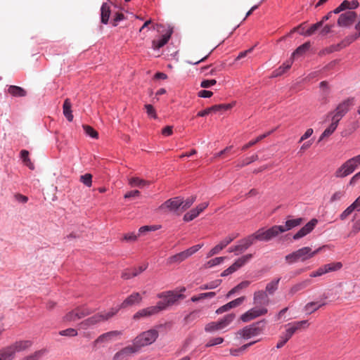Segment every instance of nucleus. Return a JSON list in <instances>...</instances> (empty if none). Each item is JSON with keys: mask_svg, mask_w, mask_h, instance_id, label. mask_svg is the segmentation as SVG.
<instances>
[{"mask_svg": "<svg viewBox=\"0 0 360 360\" xmlns=\"http://www.w3.org/2000/svg\"><path fill=\"white\" fill-rule=\"evenodd\" d=\"M8 92L15 97H24L27 95V91L20 86L11 85L8 89Z\"/></svg>", "mask_w": 360, "mask_h": 360, "instance_id": "obj_33", "label": "nucleus"}, {"mask_svg": "<svg viewBox=\"0 0 360 360\" xmlns=\"http://www.w3.org/2000/svg\"><path fill=\"white\" fill-rule=\"evenodd\" d=\"M267 311V309L265 307H254L242 314L240 320L243 322H249L257 317L266 314Z\"/></svg>", "mask_w": 360, "mask_h": 360, "instance_id": "obj_9", "label": "nucleus"}, {"mask_svg": "<svg viewBox=\"0 0 360 360\" xmlns=\"http://www.w3.org/2000/svg\"><path fill=\"white\" fill-rule=\"evenodd\" d=\"M235 317L236 316L234 314H229L220 320L219 321L221 323L223 329L228 326L235 319Z\"/></svg>", "mask_w": 360, "mask_h": 360, "instance_id": "obj_48", "label": "nucleus"}, {"mask_svg": "<svg viewBox=\"0 0 360 360\" xmlns=\"http://www.w3.org/2000/svg\"><path fill=\"white\" fill-rule=\"evenodd\" d=\"M309 326L307 321H295L285 326V332L283 334V338L289 340L291 337L299 330L306 328Z\"/></svg>", "mask_w": 360, "mask_h": 360, "instance_id": "obj_8", "label": "nucleus"}, {"mask_svg": "<svg viewBox=\"0 0 360 360\" xmlns=\"http://www.w3.org/2000/svg\"><path fill=\"white\" fill-rule=\"evenodd\" d=\"M285 259L288 264H293V263L299 261V259L297 258V255L295 251L290 254L287 255L285 257Z\"/></svg>", "mask_w": 360, "mask_h": 360, "instance_id": "obj_58", "label": "nucleus"}, {"mask_svg": "<svg viewBox=\"0 0 360 360\" xmlns=\"http://www.w3.org/2000/svg\"><path fill=\"white\" fill-rule=\"evenodd\" d=\"M46 352V349H41L24 357L22 360H39Z\"/></svg>", "mask_w": 360, "mask_h": 360, "instance_id": "obj_45", "label": "nucleus"}, {"mask_svg": "<svg viewBox=\"0 0 360 360\" xmlns=\"http://www.w3.org/2000/svg\"><path fill=\"white\" fill-rule=\"evenodd\" d=\"M199 215V212L195 209L191 210L184 216V220L185 221H190L193 220Z\"/></svg>", "mask_w": 360, "mask_h": 360, "instance_id": "obj_51", "label": "nucleus"}, {"mask_svg": "<svg viewBox=\"0 0 360 360\" xmlns=\"http://www.w3.org/2000/svg\"><path fill=\"white\" fill-rule=\"evenodd\" d=\"M233 106L232 104H219V105H212L210 108H207L203 110L200 111L197 116L198 117H205L212 112H215L219 110H226L230 108H231Z\"/></svg>", "mask_w": 360, "mask_h": 360, "instance_id": "obj_18", "label": "nucleus"}, {"mask_svg": "<svg viewBox=\"0 0 360 360\" xmlns=\"http://www.w3.org/2000/svg\"><path fill=\"white\" fill-rule=\"evenodd\" d=\"M317 223V219H312L293 236V239L297 240L309 233L314 229Z\"/></svg>", "mask_w": 360, "mask_h": 360, "instance_id": "obj_15", "label": "nucleus"}, {"mask_svg": "<svg viewBox=\"0 0 360 360\" xmlns=\"http://www.w3.org/2000/svg\"><path fill=\"white\" fill-rule=\"evenodd\" d=\"M252 257V255L248 254L238 258L231 266L229 267L230 272L233 274L239 268L245 265Z\"/></svg>", "mask_w": 360, "mask_h": 360, "instance_id": "obj_23", "label": "nucleus"}, {"mask_svg": "<svg viewBox=\"0 0 360 360\" xmlns=\"http://www.w3.org/2000/svg\"><path fill=\"white\" fill-rule=\"evenodd\" d=\"M182 202L183 198L179 197L173 198L165 201L160 206L159 209L163 211H176L181 207Z\"/></svg>", "mask_w": 360, "mask_h": 360, "instance_id": "obj_11", "label": "nucleus"}, {"mask_svg": "<svg viewBox=\"0 0 360 360\" xmlns=\"http://www.w3.org/2000/svg\"><path fill=\"white\" fill-rule=\"evenodd\" d=\"M325 273L328 274L333 271H336L340 270L342 267V264L340 262H331L329 264H326L323 265Z\"/></svg>", "mask_w": 360, "mask_h": 360, "instance_id": "obj_39", "label": "nucleus"}, {"mask_svg": "<svg viewBox=\"0 0 360 360\" xmlns=\"http://www.w3.org/2000/svg\"><path fill=\"white\" fill-rule=\"evenodd\" d=\"M252 238L251 236H249L248 238L240 240V244L231 247L229 249V252H236L238 254V252H243L245 250H246L250 245L253 244Z\"/></svg>", "mask_w": 360, "mask_h": 360, "instance_id": "obj_17", "label": "nucleus"}, {"mask_svg": "<svg viewBox=\"0 0 360 360\" xmlns=\"http://www.w3.org/2000/svg\"><path fill=\"white\" fill-rule=\"evenodd\" d=\"M355 29L357 31V33L355 34L354 36L351 37V39L349 41V43H351L352 41L356 40L360 37V14H359V20L357 22V24L355 25Z\"/></svg>", "mask_w": 360, "mask_h": 360, "instance_id": "obj_64", "label": "nucleus"}, {"mask_svg": "<svg viewBox=\"0 0 360 360\" xmlns=\"http://www.w3.org/2000/svg\"><path fill=\"white\" fill-rule=\"evenodd\" d=\"M234 238V236H231L226 237L220 243H219L210 250V252L207 254V257H211L214 255L218 254L221 250H222L225 247H226L229 243H231Z\"/></svg>", "mask_w": 360, "mask_h": 360, "instance_id": "obj_21", "label": "nucleus"}, {"mask_svg": "<svg viewBox=\"0 0 360 360\" xmlns=\"http://www.w3.org/2000/svg\"><path fill=\"white\" fill-rule=\"evenodd\" d=\"M216 83L217 81L215 79H205L201 82L200 86L207 89L216 84Z\"/></svg>", "mask_w": 360, "mask_h": 360, "instance_id": "obj_63", "label": "nucleus"}, {"mask_svg": "<svg viewBox=\"0 0 360 360\" xmlns=\"http://www.w3.org/2000/svg\"><path fill=\"white\" fill-rule=\"evenodd\" d=\"M224 259H225L224 257H215V258L208 261L206 264V266L208 268H210V267L217 266L218 264H220L221 262H223Z\"/></svg>", "mask_w": 360, "mask_h": 360, "instance_id": "obj_53", "label": "nucleus"}, {"mask_svg": "<svg viewBox=\"0 0 360 360\" xmlns=\"http://www.w3.org/2000/svg\"><path fill=\"white\" fill-rule=\"evenodd\" d=\"M253 302L256 305H267L269 299L267 294L263 290H258L254 293Z\"/></svg>", "mask_w": 360, "mask_h": 360, "instance_id": "obj_25", "label": "nucleus"}, {"mask_svg": "<svg viewBox=\"0 0 360 360\" xmlns=\"http://www.w3.org/2000/svg\"><path fill=\"white\" fill-rule=\"evenodd\" d=\"M359 2L356 0H353L352 1L345 0L340 4V6L341 8H342L343 11L346 9H349V11H351L352 9L356 8L359 6Z\"/></svg>", "mask_w": 360, "mask_h": 360, "instance_id": "obj_42", "label": "nucleus"}, {"mask_svg": "<svg viewBox=\"0 0 360 360\" xmlns=\"http://www.w3.org/2000/svg\"><path fill=\"white\" fill-rule=\"evenodd\" d=\"M345 192L342 190L335 192L330 197V202H334L340 200L345 195Z\"/></svg>", "mask_w": 360, "mask_h": 360, "instance_id": "obj_54", "label": "nucleus"}, {"mask_svg": "<svg viewBox=\"0 0 360 360\" xmlns=\"http://www.w3.org/2000/svg\"><path fill=\"white\" fill-rule=\"evenodd\" d=\"M259 158L257 154H254L250 157L246 158L245 159L243 160L242 161L239 162L236 167L238 168H241L243 167H245L256 160H257Z\"/></svg>", "mask_w": 360, "mask_h": 360, "instance_id": "obj_43", "label": "nucleus"}, {"mask_svg": "<svg viewBox=\"0 0 360 360\" xmlns=\"http://www.w3.org/2000/svg\"><path fill=\"white\" fill-rule=\"evenodd\" d=\"M221 282V280H216V281H212L209 283L202 285L201 286H200V289L201 290L214 289V288H217V286H219L220 285Z\"/></svg>", "mask_w": 360, "mask_h": 360, "instance_id": "obj_50", "label": "nucleus"}, {"mask_svg": "<svg viewBox=\"0 0 360 360\" xmlns=\"http://www.w3.org/2000/svg\"><path fill=\"white\" fill-rule=\"evenodd\" d=\"M223 328L221 326V323L220 321H213L207 323L205 327V330L206 332H214L216 330H222Z\"/></svg>", "mask_w": 360, "mask_h": 360, "instance_id": "obj_41", "label": "nucleus"}, {"mask_svg": "<svg viewBox=\"0 0 360 360\" xmlns=\"http://www.w3.org/2000/svg\"><path fill=\"white\" fill-rule=\"evenodd\" d=\"M339 122L331 117V123L328 128H326L319 137V141H322L323 139L330 136L337 129Z\"/></svg>", "mask_w": 360, "mask_h": 360, "instance_id": "obj_28", "label": "nucleus"}, {"mask_svg": "<svg viewBox=\"0 0 360 360\" xmlns=\"http://www.w3.org/2000/svg\"><path fill=\"white\" fill-rule=\"evenodd\" d=\"M195 199H196V196L193 195V196L188 198L185 200H183L182 205H181L182 210H186L188 208H189L193 205V203L195 202Z\"/></svg>", "mask_w": 360, "mask_h": 360, "instance_id": "obj_52", "label": "nucleus"}, {"mask_svg": "<svg viewBox=\"0 0 360 360\" xmlns=\"http://www.w3.org/2000/svg\"><path fill=\"white\" fill-rule=\"evenodd\" d=\"M139 350L133 343L132 345H129L119 352H116L112 358V360H128V359Z\"/></svg>", "mask_w": 360, "mask_h": 360, "instance_id": "obj_10", "label": "nucleus"}, {"mask_svg": "<svg viewBox=\"0 0 360 360\" xmlns=\"http://www.w3.org/2000/svg\"><path fill=\"white\" fill-rule=\"evenodd\" d=\"M258 325L259 323H257L249 326H246L240 330L238 332V334L245 339H249L252 337L256 336L259 335L262 331V329L259 327Z\"/></svg>", "mask_w": 360, "mask_h": 360, "instance_id": "obj_12", "label": "nucleus"}, {"mask_svg": "<svg viewBox=\"0 0 360 360\" xmlns=\"http://www.w3.org/2000/svg\"><path fill=\"white\" fill-rule=\"evenodd\" d=\"M145 108L148 116L155 119L157 117L155 110L152 105L146 104Z\"/></svg>", "mask_w": 360, "mask_h": 360, "instance_id": "obj_62", "label": "nucleus"}, {"mask_svg": "<svg viewBox=\"0 0 360 360\" xmlns=\"http://www.w3.org/2000/svg\"><path fill=\"white\" fill-rule=\"evenodd\" d=\"M32 345V343L30 340H21L15 342L13 345H10V347L13 349V352L15 354L16 352L25 351V349L30 348Z\"/></svg>", "mask_w": 360, "mask_h": 360, "instance_id": "obj_26", "label": "nucleus"}, {"mask_svg": "<svg viewBox=\"0 0 360 360\" xmlns=\"http://www.w3.org/2000/svg\"><path fill=\"white\" fill-rule=\"evenodd\" d=\"M59 334L63 336L75 337L77 335V331L74 328H68L60 330Z\"/></svg>", "mask_w": 360, "mask_h": 360, "instance_id": "obj_57", "label": "nucleus"}, {"mask_svg": "<svg viewBox=\"0 0 360 360\" xmlns=\"http://www.w3.org/2000/svg\"><path fill=\"white\" fill-rule=\"evenodd\" d=\"M311 283V280L309 278L305 279L300 283H297L293 285L290 288V289L289 290V294H290L291 295H293L295 293H297V292L308 287Z\"/></svg>", "mask_w": 360, "mask_h": 360, "instance_id": "obj_27", "label": "nucleus"}, {"mask_svg": "<svg viewBox=\"0 0 360 360\" xmlns=\"http://www.w3.org/2000/svg\"><path fill=\"white\" fill-rule=\"evenodd\" d=\"M83 129L86 134L94 139L98 138V132L96 130H94L89 125H83Z\"/></svg>", "mask_w": 360, "mask_h": 360, "instance_id": "obj_55", "label": "nucleus"}, {"mask_svg": "<svg viewBox=\"0 0 360 360\" xmlns=\"http://www.w3.org/2000/svg\"><path fill=\"white\" fill-rule=\"evenodd\" d=\"M186 291L185 288H182L180 290V292L176 291H167L162 292L158 295V297L162 299L161 301L158 302L155 305L158 312L166 309L167 307L172 306L176 304L178 300L184 299L185 296L181 293Z\"/></svg>", "mask_w": 360, "mask_h": 360, "instance_id": "obj_1", "label": "nucleus"}, {"mask_svg": "<svg viewBox=\"0 0 360 360\" xmlns=\"http://www.w3.org/2000/svg\"><path fill=\"white\" fill-rule=\"evenodd\" d=\"M119 311V309H111L108 312H101L94 314V316L85 319L79 323L83 329L93 326L101 322L105 321L115 316Z\"/></svg>", "mask_w": 360, "mask_h": 360, "instance_id": "obj_3", "label": "nucleus"}, {"mask_svg": "<svg viewBox=\"0 0 360 360\" xmlns=\"http://www.w3.org/2000/svg\"><path fill=\"white\" fill-rule=\"evenodd\" d=\"M304 219L301 217L297 219H288L285 221V225H281L283 229V233L289 231L296 226H300L302 224Z\"/></svg>", "mask_w": 360, "mask_h": 360, "instance_id": "obj_29", "label": "nucleus"}, {"mask_svg": "<svg viewBox=\"0 0 360 360\" xmlns=\"http://www.w3.org/2000/svg\"><path fill=\"white\" fill-rule=\"evenodd\" d=\"M356 18V13L352 11H348L342 13L338 20V25L340 27H346L353 23Z\"/></svg>", "mask_w": 360, "mask_h": 360, "instance_id": "obj_13", "label": "nucleus"}, {"mask_svg": "<svg viewBox=\"0 0 360 360\" xmlns=\"http://www.w3.org/2000/svg\"><path fill=\"white\" fill-rule=\"evenodd\" d=\"M78 314H77V311L75 309L68 312L64 317H63V321H67V322H70V321H75L77 320H79V317H78Z\"/></svg>", "mask_w": 360, "mask_h": 360, "instance_id": "obj_46", "label": "nucleus"}, {"mask_svg": "<svg viewBox=\"0 0 360 360\" xmlns=\"http://www.w3.org/2000/svg\"><path fill=\"white\" fill-rule=\"evenodd\" d=\"M223 342H224V338H221V337L214 338L210 339L207 342L205 346L207 347H212V346H214V345H219V344L222 343Z\"/></svg>", "mask_w": 360, "mask_h": 360, "instance_id": "obj_59", "label": "nucleus"}, {"mask_svg": "<svg viewBox=\"0 0 360 360\" xmlns=\"http://www.w3.org/2000/svg\"><path fill=\"white\" fill-rule=\"evenodd\" d=\"M158 310L155 306L149 307L145 309H142L137 311L134 316L133 319L134 320H139L141 318H145L148 316H150L152 315L158 314Z\"/></svg>", "mask_w": 360, "mask_h": 360, "instance_id": "obj_22", "label": "nucleus"}, {"mask_svg": "<svg viewBox=\"0 0 360 360\" xmlns=\"http://www.w3.org/2000/svg\"><path fill=\"white\" fill-rule=\"evenodd\" d=\"M354 105V99L349 98L340 103L336 107V108L328 113V117H331L332 118L340 122L341 119L346 115V113L349 110V108Z\"/></svg>", "mask_w": 360, "mask_h": 360, "instance_id": "obj_6", "label": "nucleus"}, {"mask_svg": "<svg viewBox=\"0 0 360 360\" xmlns=\"http://www.w3.org/2000/svg\"><path fill=\"white\" fill-rule=\"evenodd\" d=\"M280 280L281 278H278L267 283L264 292H266V294L273 295L278 288Z\"/></svg>", "mask_w": 360, "mask_h": 360, "instance_id": "obj_37", "label": "nucleus"}, {"mask_svg": "<svg viewBox=\"0 0 360 360\" xmlns=\"http://www.w3.org/2000/svg\"><path fill=\"white\" fill-rule=\"evenodd\" d=\"M310 47V43L306 42L302 45L300 46L292 54V58H295V56H301L305 53Z\"/></svg>", "mask_w": 360, "mask_h": 360, "instance_id": "obj_44", "label": "nucleus"}, {"mask_svg": "<svg viewBox=\"0 0 360 360\" xmlns=\"http://www.w3.org/2000/svg\"><path fill=\"white\" fill-rule=\"evenodd\" d=\"M63 114L69 122L72 121L73 115L71 110V102L69 98H66L64 101L63 105Z\"/></svg>", "mask_w": 360, "mask_h": 360, "instance_id": "obj_34", "label": "nucleus"}, {"mask_svg": "<svg viewBox=\"0 0 360 360\" xmlns=\"http://www.w3.org/2000/svg\"><path fill=\"white\" fill-rule=\"evenodd\" d=\"M203 244H198L194 245L183 252H181L169 258V262L172 263H180L198 252L202 247Z\"/></svg>", "mask_w": 360, "mask_h": 360, "instance_id": "obj_7", "label": "nucleus"}, {"mask_svg": "<svg viewBox=\"0 0 360 360\" xmlns=\"http://www.w3.org/2000/svg\"><path fill=\"white\" fill-rule=\"evenodd\" d=\"M321 248H318L314 251L311 250V248L309 247H304L297 250H296V253L297 255V258L299 261L304 262L308 259L313 257L315 255H316Z\"/></svg>", "mask_w": 360, "mask_h": 360, "instance_id": "obj_14", "label": "nucleus"}, {"mask_svg": "<svg viewBox=\"0 0 360 360\" xmlns=\"http://www.w3.org/2000/svg\"><path fill=\"white\" fill-rule=\"evenodd\" d=\"M79 319L84 318L93 312V311L86 307H79L76 308Z\"/></svg>", "mask_w": 360, "mask_h": 360, "instance_id": "obj_47", "label": "nucleus"}, {"mask_svg": "<svg viewBox=\"0 0 360 360\" xmlns=\"http://www.w3.org/2000/svg\"><path fill=\"white\" fill-rule=\"evenodd\" d=\"M80 181L86 186L90 187L92 183V175L90 174L82 175L80 176Z\"/></svg>", "mask_w": 360, "mask_h": 360, "instance_id": "obj_56", "label": "nucleus"}, {"mask_svg": "<svg viewBox=\"0 0 360 360\" xmlns=\"http://www.w3.org/2000/svg\"><path fill=\"white\" fill-rule=\"evenodd\" d=\"M110 7L108 3H103L101 8V22L107 24L110 15Z\"/></svg>", "mask_w": 360, "mask_h": 360, "instance_id": "obj_31", "label": "nucleus"}, {"mask_svg": "<svg viewBox=\"0 0 360 360\" xmlns=\"http://www.w3.org/2000/svg\"><path fill=\"white\" fill-rule=\"evenodd\" d=\"M122 333L118 330H112L99 335L95 340V344L105 343L112 341L117 337L121 335Z\"/></svg>", "mask_w": 360, "mask_h": 360, "instance_id": "obj_20", "label": "nucleus"}, {"mask_svg": "<svg viewBox=\"0 0 360 360\" xmlns=\"http://www.w3.org/2000/svg\"><path fill=\"white\" fill-rule=\"evenodd\" d=\"M322 26V22H316L312 25L305 32H300L301 34H304L306 36H310L313 34L318 29H319Z\"/></svg>", "mask_w": 360, "mask_h": 360, "instance_id": "obj_49", "label": "nucleus"}, {"mask_svg": "<svg viewBox=\"0 0 360 360\" xmlns=\"http://www.w3.org/2000/svg\"><path fill=\"white\" fill-rule=\"evenodd\" d=\"M200 316V311H193L191 313H190L188 315H187L185 317V321L186 323H189L191 321H194L195 319L198 318Z\"/></svg>", "mask_w": 360, "mask_h": 360, "instance_id": "obj_60", "label": "nucleus"}, {"mask_svg": "<svg viewBox=\"0 0 360 360\" xmlns=\"http://www.w3.org/2000/svg\"><path fill=\"white\" fill-rule=\"evenodd\" d=\"M325 304L326 303L324 302H310L304 306V311L307 314H311Z\"/></svg>", "mask_w": 360, "mask_h": 360, "instance_id": "obj_30", "label": "nucleus"}, {"mask_svg": "<svg viewBox=\"0 0 360 360\" xmlns=\"http://www.w3.org/2000/svg\"><path fill=\"white\" fill-rule=\"evenodd\" d=\"M158 337V331L155 329H150L138 335L133 341L138 350L141 347L150 345L153 343Z\"/></svg>", "mask_w": 360, "mask_h": 360, "instance_id": "obj_5", "label": "nucleus"}, {"mask_svg": "<svg viewBox=\"0 0 360 360\" xmlns=\"http://www.w3.org/2000/svg\"><path fill=\"white\" fill-rule=\"evenodd\" d=\"M139 274V272L137 271H131L130 270H126L122 274V278L124 279H129L132 277H135Z\"/></svg>", "mask_w": 360, "mask_h": 360, "instance_id": "obj_61", "label": "nucleus"}, {"mask_svg": "<svg viewBox=\"0 0 360 360\" xmlns=\"http://www.w3.org/2000/svg\"><path fill=\"white\" fill-rule=\"evenodd\" d=\"M129 184L134 187L143 188L150 184L149 181L139 179V177H132L129 180Z\"/></svg>", "mask_w": 360, "mask_h": 360, "instance_id": "obj_40", "label": "nucleus"}, {"mask_svg": "<svg viewBox=\"0 0 360 360\" xmlns=\"http://www.w3.org/2000/svg\"><path fill=\"white\" fill-rule=\"evenodd\" d=\"M15 355L13 349L10 346L0 349V360H12Z\"/></svg>", "mask_w": 360, "mask_h": 360, "instance_id": "obj_32", "label": "nucleus"}, {"mask_svg": "<svg viewBox=\"0 0 360 360\" xmlns=\"http://www.w3.org/2000/svg\"><path fill=\"white\" fill-rule=\"evenodd\" d=\"M171 37V32L164 34L162 38L158 40H153V48L154 49H159L161 47L164 46L169 41V38Z\"/></svg>", "mask_w": 360, "mask_h": 360, "instance_id": "obj_36", "label": "nucleus"}, {"mask_svg": "<svg viewBox=\"0 0 360 360\" xmlns=\"http://www.w3.org/2000/svg\"><path fill=\"white\" fill-rule=\"evenodd\" d=\"M142 300V297L139 292H133L128 296L120 304L117 309L127 308L136 304H139Z\"/></svg>", "mask_w": 360, "mask_h": 360, "instance_id": "obj_19", "label": "nucleus"}, {"mask_svg": "<svg viewBox=\"0 0 360 360\" xmlns=\"http://www.w3.org/2000/svg\"><path fill=\"white\" fill-rule=\"evenodd\" d=\"M360 165V155L345 162L335 172L337 178H344L353 173Z\"/></svg>", "mask_w": 360, "mask_h": 360, "instance_id": "obj_4", "label": "nucleus"}, {"mask_svg": "<svg viewBox=\"0 0 360 360\" xmlns=\"http://www.w3.org/2000/svg\"><path fill=\"white\" fill-rule=\"evenodd\" d=\"M274 131V129L271 130V131H269L264 134H262L259 136H257L255 139L254 140H252L250 141H249L247 144L244 145L243 147H242V150H246L247 149H248L250 147L255 145L257 143L259 142L260 141H262V139H264V138L267 137L269 135H270L273 131Z\"/></svg>", "mask_w": 360, "mask_h": 360, "instance_id": "obj_38", "label": "nucleus"}, {"mask_svg": "<svg viewBox=\"0 0 360 360\" xmlns=\"http://www.w3.org/2000/svg\"><path fill=\"white\" fill-rule=\"evenodd\" d=\"M244 300H245V297H238V298L223 305L222 307H219L217 310L216 312L217 314L224 313L232 308H234V307H236L240 305L243 302Z\"/></svg>", "mask_w": 360, "mask_h": 360, "instance_id": "obj_24", "label": "nucleus"}, {"mask_svg": "<svg viewBox=\"0 0 360 360\" xmlns=\"http://www.w3.org/2000/svg\"><path fill=\"white\" fill-rule=\"evenodd\" d=\"M282 233H283L282 226L280 225H275L266 230L260 229L250 236L252 238L253 243H255L256 240L260 241H269Z\"/></svg>", "mask_w": 360, "mask_h": 360, "instance_id": "obj_2", "label": "nucleus"}, {"mask_svg": "<svg viewBox=\"0 0 360 360\" xmlns=\"http://www.w3.org/2000/svg\"><path fill=\"white\" fill-rule=\"evenodd\" d=\"M317 223V219H312L293 236V239L297 240L309 233L314 229Z\"/></svg>", "mask_w": 360, "mask_h": 360, "instance_id": "obj_16", "label": "nucleus"}, {"mask_svg": "<svg viewBox=\"0 0 360 360\" xmlns=\"http://www.w3.org/2000/svg\"><path fill=\"white\" fill-rule=\"evenodd\" d=\"M292 64V59L284 63L281 66L273 72V77H278L289 70Z\"/></svg>", "mask_w": 360, "mask_h": 360, "instance_id": "obj_35", "label": "nucleus"}]
</instances>
